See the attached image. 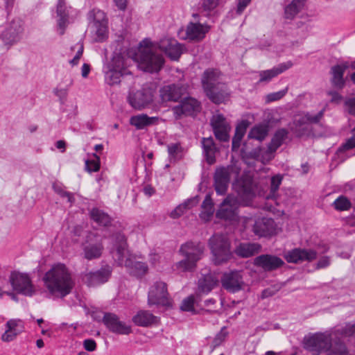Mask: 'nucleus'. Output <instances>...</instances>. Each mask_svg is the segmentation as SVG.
Listing matches in <instances>:
<instances>
[{"label": "nucleus", "mask_w": 355, "mask_h": 355, "mask_svg": "<svg viewBox=\"0 0 355 355\" xmlns=\"http://www.w3.org/2000/svg\"><path fill=\"white\" fill-rule=\"evenodd\" d=\"M114 245L111 253L114 261L119 266H124L128 272L136 277H141L148 271V266L141 261H138L132 255L128 249L125 236L117 233L113 236Z\"/></svg>", "instance_id": "obj_1"}, {"label": "nucleus", "mask_w": 355, "mask_h": 355, "mask_svg": "<svg viewBox=\"0 0 355 355\" xmlns=\"http://www.w3.org/2000/svg\"><path fill=\"white\" fill-rule=\"evenodd\" d=\"M43 280L45 286L51 294L58 295L61 297L69 294L74 286L71 274L63 263L54 265L46 272Z\"/></svg>", "instance_id": "obj_2"}, {"label": "nucleus", "mask_w": 355, "mask_h": 355, "mask_svg": "<svg viewBox=\"0 0 355 355\" xmlns=\"http://www.w3.org/2000/svg\"><path fill=\"white\" fill-rule=\"evenodd\" d=\"M158 49L157 43L148 40H144L140 44L136 58L140 69L149 73L158 72L161 70L164 64V58L162 54L158 52Z\"/></svg>", "instance_id": "obj_3"}, {"label": "nucleus", "mask_w": 355, "mask_h": 355, "mask_svg": "<svg viewBox=\"0 0 355 355\" xmlns=\"http://www.w3.org/2000/svg\"><path fill=\"white\" fill-rule=\"evenodd\" d=\"M204 251V245L199 242L188 241L182 244L179 252L184 259L175 263L176 269L181 272L192 271L201 259Z\"/></svg>", "instance_id": "obj_4"}, {"label": "nucleus", "mask_w": 355, "mask_h": 355, "mask_svg": "<svg viewBox=\"0 0 355 355\" xmlns=\"http://www.w3.org/2000/svg\"><path fill=\"white\" fill-rule=\"evenodd\" d=\"M209 245L216 265L227 262L232 257L228 237L222 234H214L209 240Z\"/></svg>", "instance_id": "obj_5"}, {"label": "nucleus", "mask_w": 355, "mask_h": 355, "mask_svg": "<svg viewBox=\"0 0 355 355\" xmlns=\"http://www.w3.org/2000/svg\"><path fill=\"white\" fill-rule=\"evenodd\" d=\"M241 168L237 162L227 166H219L214 175V187L218 194H225L229 187L231 178L237 179L240 175Z\"/></svg>", "instance_id": "obj_6"}, {"label": "nucleus", "mask_w": 355, "mask_h": 355, "mask_svg": "<svg viewBox=\"0 0 355 355\" xmlns=\"http://www.w3.org/2000/svg\"><path fill=\"white\" fill-rule=\"evenodd\" d=\"M323 115L324 110H320L315 115L309 113L297 114L294 117L291 129L297 137H302L309 133L311 124L319 123Z\"/></svg>", "instance_id": "obj_7"}, {"label": "nucleus", "mask_w": 355, "mask_h": 355, "mask_svg": "<svg viewBox=\"0 0 355 355\" xmlns=\"http://www.w3.org/2000/svg\"><path fill=\"white\" fill-rule=\"evenodd\" d=\"M127 101L132 108L141 110L153 102V91L148 87L132 89L128 93Z\"/></svg>", "instance_id": "obj_8"}, {"label": "nucleus", "mask_w": 355, "mask_h": 355, "mask_svg": "<svg viewBox=\"0 0 355 355\" xmlns=\"http://www.w3.org/2000/svg\"><path fill=\"white\" fill-rule=\"evenodd\" d=\"M331 336L328 334L316 333L304 338V347L318 353L327 352L331 348Z\"/></svg>", "instance_id": "obj_9"}, {"label": "nucleus", "mask_w": 355, "mask_h": 355, "mask_svg": "<svg viewBox=\"0 0 355 355\" xmlns=\"http://www.w3.org/2000/svg\"><path fill=\"white\" fill-rule=\"evenodd\" d=\"M13 289L18 293L31 296L35 293L31 278L27 274L15 272L10 277Z\"/></svg>", "instance_id": "obj_10"}, {"label": "nucleus", "mask_w": 355, "mask_h": 355, "mask_svg": "<svg viewBox=\"0 0 355 355\" xmlns=\"http://www.w3.org/2000/svg\"><path fill=\"white\" fill-rule=\"evenodd\" d=\"M112 268L109 265L102 266L96 272H89L83 274L82 280L88 286H95L104 284L110 278Z\"/></svg>", "instance_id": "obj_11"}, {"label": "nucleus", "mask_w": 355, "mask_h": 355, "mask_svg": "<svg viewBox=\"0 0 355 355\" xmlns=\"http://www.w3.org/2000/svg\"><path fill=\"white\" fill-rule=\"evenodd\" d=\"M166 284L163 282H155L148 292V304L169 306Z\"/></svg>", "instance_id": "obj_12"}, {"label": "nucleus", "mask_w": 355, "mask_h": 355, "mask_svg": "<svg viewBox=\"0 0 355 355\" xmlns=\"http://www.w3.org/2000/svg\"><path fill=\"white\" fill-rule=\"evenodd\" d=\"M210 124L217 139L224 142L229 141V132L231 127L223 114H216L213 115L210 120Z\"/></svg>", "instance_id": "obj_13"}, {"label": "nucleus", "mask_w": 355, "mask_h": 355, "mask_svg": "<svg viewBox=\"0 0 355 355\" xmlns=\"http://www.w3.org/2000/svg\"><path fill=\"white\" fill-rule=\"evenodd\" d=\"M238 200L236 198L228 196L221 202L216 211V217L226 220H235L237 218Z\"/></svg>", "instance_id": "obj_14"}, {"label": "nucleus", "mask_w": 355, "mask_h": 355, "mask_svg": "<svg viewBox=\"0 0 355 355\" xmlns=\"http://www.w3.org/2000/svg\"><path fill=\"white\" fill-rule=\"evenodd\" d=\"M103 322L106 327L112 332L128 335L132 332L131 327L121 321L114 313H106L103 318Z\"/></svg>", "instance_id": "obj_15"}, {"label": "nucleus", "mask_w": 355, "mask_h": 355, "mask_svg": "<svg viewBox=\"0 0 355 355\" xmlns=\"http://www.w3.org/2000/svg\"><path fill=\"white\" fill-rule=\"evenodd\" d=\"M159 50L173 60H178L184 51V46L173 38H163L157 42Z\"/></svg>", "instance_id": "obj_16"}, {"label": "nucleus", "mask_w": 355, "mask_h": 355, "mask_svg": "<svg viewBox=\"0 0 355 355\" xmlns=\"http://www.w3.org/2000/svg\"><path fill=\"white\" fill-rule=\"evenodd\" d=\"M200 103L193 98H185L181 103L173 107L172 111L175 119H180L182 116L191 115L200 111Z\"/></svg>", "instance_id": "obj_17"}, {"label": "nucleus", "mask_w": 355, "mask_h": 355, "mask_svg": "<svg viewBox=\"0 0 355 355\" xmlns=\"http://www.w3.org/2000/svg\"><path fill=\"white\" fill-rule=\"evenodd\" d=\"M288 263H298L303 261H312L317 257V252L311 249L295 248L288 251L284 256Z\"/></svg>", "instance_id": "obj_18"}, {"label": "nucleus", "mask_w": 355, "mask_h": 355, "mask_svg": "<svg viewBox=\"0 0 355 355\" xmlns=\"http://www.w3.org/2000/svg\"><path fill=\"white\" fill-rule=\"evenodd\" d=\"M254 264L264 271H273L283 266L284 261L275 255L266 254L257 257L254 259Z\"/></svg>", "instance_id": "obj_19"}, {"label": "nucleus", "mask_w": 355, "mask_h": 355, "mask_svg": "<svg viewBox=\"0 0 355 355\" xmlns=\"http://www.w3.org/2000/svg\"><path fill=\"white\" fill-rule=\"evenodd\" d=\"M221 283L225 289L232 293L241 290L244 286L243 277L239 271L225 273L221 279Z\"/></svg>", "instance_id": "obj_20"}, {"label": "nucleus", "mask_w": 355, "mask_h": 355, "mask_svg": "<svg viewBox=\"0 0 355 355\" xmlns=\"http://www.w3.org/2000/svg\"><path fill=\"white\" fill-rule=\"evenodd\" d=\"M209 28L207 24L190 22L187 26L185 37L184 38L192 42H199L205 37Z\"/></svg>", "instance_id": "obj_21"}, {"label": "nucleus", "mask_w": 355, "mask_h": 355, "mask_svg": "<svg viewBox=\"0 0 355 355\" xmlns=\"http://www.w3.org/2000/svg\"><path fill=\"white\" fill-rule=\"evenodd\" d=\"M107 20L105 19L103 12L98 11L97 16H95L92 24L94 40L96 42H101L105 40L107 37Z\"/></svg>", "instance_id": "obj_22"}, {"label": "nucleus", "mask_w": 355, "mask_h": 355, "mask_svg": "<svg viewBox=\"0 0 355 355\" xmlns=\"http://www.w3.org/2000/svg\"><path fill=\"white\" fill-rule=\"evenodd\" d=\"M252 231L259 236H267L275 233V221L270 218H258L254 220Z\"/></svg>", "instance_id": "obj_23"}, {"label": "nucleus", "mask_w": 355, "mask_h": 355, "mask_svg": "<svg viewBox=\"0 0 355 355\" xmlns=\"http://www.w3.org/2000/svg\"><path fill=\"white\" fill-rule=\"evenodd\" d=\"M112 64L107 66V70L105 71V79L110 85H118L121 82L122 73L119 69L123 65V62L119 57L114 58Z\"/></svg>", "instance_id": "obj_24"}, {"label": "nucleus", "mask_w": 355, "mask_h": 355, "mask_svg": "<svg viewBox=\"0 0 355 355\" xmlns=\"http://www.w3.org/2000/svg\"><path fill=\"white\" fill-rule=\"evenodd\" d=\"M22 27L19 21L13 20L1 34L5 44L12 45L20 39Z\"/></svg>", "instance_id": "obj_25"}, {"label": "nucleus", "mask_w": 355, "mask_h": 355, "mask_svg": "<svg viewBox=\"0 0 355 355\" xmlns=\"http://www.w3.org/2000/svg\"><path fill=\"white\" fill-rule=\"evenodd\" d=\"M186 89L180 85H169L160 89V96L164 101H178L185 93Z\"/></svg>", "instance_id": "obj_26"}, {"label": "nucleus", "mask_w": 355, "mask_h": 355, "mask_svg": "<svg viewBox=\"0 0 355 355\" xmlns=\"http://www.w3.org/2000/svg\"><path fill=\"white\" fill-rule=\"evenodd\" d=\"M287 135L288 131L284 128L279 129L275 132L268 145V150L265 152L264 155H263L266 157L268 162L273 158V153L282 144Z\"/></svg>", "instance_id": "obj_27"}, {"label": "nucleus", "mask_w": 355, "mask_h": 355, "mask_svg": "<svg viewBox=\"0 0 355 355\" xmlns=\"http://www.w3.org/2000/svg\"><path fill=\"white\" fill-rule=\"evenodd\" d=\"M220 73L216 69H208L204 72L202 83L205 92L223 84L220 80Z\"/></svg>", "instance_id": "obj_28"}, {"label": "nucleus", "mask_w": 355, "mask_h": 355, "mask_svg": "<svg viewBox=\"0 0 355 355\" xmlns=\"http://www.w3.org/2000/svg\"><path fill=\"white\" fill-rule=\"evenodd\" d=\"M202 153L206 162L209 164H213L216 162V153L218 149L211 137H203L201 139Z\"/></svg>", "instance_id": "obj_29"}, {"label": "nucleus", "mask_w": 355, "mask_h": 355, "mask_svg": "<svg viewBox=\"0 0 355 355\" xmlns=\"http://www.w3.org/2000/svg\"><path fill=\"white\" fill-rule=\"evenodd\" d=\"M293 64L291 62H287L282 63L277 67H273L271 69L261 71L259 72L260 79L259 83L270 81L273 78L277 76L279 74L283 73L286 70L292 67Z\"/></svg>", "instance_id": "obj_30"}, {"label": "nucleus", "mask_w": 355, "mask_h": 355, "mask_svg": "<svg viewBox=\"0 0 355 355\" xmlns=\"http://www.w3.org/2000/svg\"><path fill=\"white\" fill-rule=\"evenodd\" d=\"M58 26L60 35L64 33L65 28L69 23V12L64 0H59L57 9Z\"/></svg>", "instance_id": "obj_31"}, {"label": "nucleus", "mask_w": 355, "mask_h": 355, "mask_svg": "<svg viewBox=\"0 0 355 355\" xmlns=\"http://www.w3.org/2000/svg\"><path fill=\"white\" fill-rule=\"evenodd\" d=\"M205 93L208 98L216 104L224 103L228 98L227 89L225 84L218 85Z\"/></svg>", "instance_id": "obj_32"}, {"label": "nucleus", "mask_w": 355, "mask_h": 355, "mask_svg": "<svg viewBox=\"0 0 355 355\" xmlns=\"http://www.w3.org/2000/svg\"><path fill=\"white\" fill-rule=\"evenodd\" d=\"M261 245L258 243H243L236 248L235 253L239 257L248 258L259 253Z\"/></svg>", "instance_id": "obj_33"}, {"label": "nucleus", "mask_w": 355, "mask_h": 355, "mask_svg": "<svg viewBox=\"0 0 355 355\" xmlns=\"http://www.w3.org/2000/svg\"><path fill=\"white\" fill-rule=\"evenodd\" d=\"M348 67L347 64H338L331 67V73L332 78L331 79V84L337 89H342L345 85L343 75Z\"/></svg>", "instance_id": "obj_34"}, {"label": "nucleus", "mask_w": 355, "mask_h": 355, "mask_svg": "<svg viewBox=\"0 0 355 355\" xmlns=\"http://www.w3.org/2000/svg\"><path fill=\"white\" fill-rule=\"evenodd\" d=\"M159 118L156 116H148L147 114H141L137 116H133L130 119V123L134 125L137 129H143L150 125L157 123Z\"/></svg>", "instance_id": "obj_35"}, {"label": "nucleus", "mask_w": 355, "mask_h": 355, "mask_svg": "<svg viewBox=\"0 0 355 355\" xmlns=\"http://www.w3.org/2000/svg\"><path fill=\"white\" fill-rule=\"evenodd\" d=\"M306 0H292L284 8V17L288 19H293L305 6Z\"/></svg>", "instance_id": "obj_36"}, {"label": "nucleus", "mask_w": 355, "mask_h": 355, "mask_svg": "<svg viewBox=\"0 0 355 355\" xmlns=\"http://www.w3.org/2000/svg\"><path fill=\"white\" fill-rule=\"evenodd\" d=\"M218 279L211 274L203 275L198 280V289L200 292L208 293L218 285Z\"/></svg>", "instance_id": "obj_37"}, {"label": "nucleus", "mask_w": 355, "mask_h": 355, "mask_svg": "<svg viewBox=\"0 0 355 355\" xmlns=\"http://www.w3.org/2000/svg\"><path fill=\"white\" fill-rule=\"evenodd\" d=\"M133 322L139 326L147 327L157 322V317L148 311H141L132 318Z\"/></svg>", "instance_id": "obj_38"}, {"label": "nucleus", "mask_w": 355, "mask_h": 355, "mask_svg": "<svg viewBox=\"0 0 355 355\" xmlns=\"http://www.w3.org/2000/svg\"><path fill=\"white\" fill-rule=\"evenodd\" d=\"M103 250L101 243H89L83 248L84 257L88 260L98 259L101 256Z\"/></svg>", "instance_id": "obj_39"}, {"label": "nucleus", "mask_w": 355, "mask_h": 355, "mask_svg": "<svg viewBox=\"0 0 355 355\" xmlns=\"http://www.w3.org/2000/svg\"><path fill=\"white\" fill-rule=\"evenodd\" d=\"M19 321L16 320H10L6 322V329L1 336V339L4 342H10L15 339L17 336L19 334L17 329Z\"/></svg>", "instance_id": "obj_40"}, {"label": "nucleus", "mask_w": 355, "mask_h": 355, "mask_svg": "<svg viewBox=\"0 0 355 355\" xmlns=\"http://www.w3.org/2000/svg\"><path fill=\"white\" fill-rule=\"evenodd\" d=\"M198 202L196 197L187 200L183 203L176 207L171 213L170 216L172 218H178L184 214V211L187 209L196 206Z\"/></svg>", "instance_id": "obj_41"}, {"label": "nucleus", "mask_w": 355, "mask_h": 355, "mask_svg": "<svg viewBox=\"0 0 355 355\" xmlns=\"http://www.w3.org/2000/svg\"><path fill=\"white\" fill-rule=\"evenodd\" d=\"M234 180L235 182L237 183L240 187H241L242 191L245 193H251L253 191L254 182L252 177L250 175V174L245 173L240 178L239 176L238 178L235 179Z\"/></svg>", "instance_id": "obj_42"}, {"label": "nucleus", "mask_w": 355, "mask_h": 355, "mask_svg": "<svg viewBox=\"0 0 355 355\" xmlns=\"http://www.w3.org/2000/svg\"><path fill=\"white\" fill-rule=\"evenodd\" d=\"M91 218L100 225L107 226L111 223L110 217L103 211L93 208L90 211Z\"/></svg>", "instance_id": "obj_43"}, {"label": "nucleus", "mask_w": 355, "mask_h": 355, "mask_svg": "<svg viewBox=\"0 0 355 355\" xmlns=\"http://www.w3.org/2000/svg\"><path fill=\"white\" fill-rule=\"evenodd\" d=\"M200 218L205 220H209L214 212V204L209 195H207L202 204Z\"/></svg>", "instance_id": "obj_44"}, {"label": "nucleus", "mask_w": 355, "mask_h": 355, "mask_svg": "<svg viewBox=\"0 0 355 355\" xmlns=\"http://www.w3.org/2000/svg\"><path fill=\"white\" fill-rule=\"evenodd\" d=\"M268 133V126L265 124H260L253 127L248 134V137L258 141H263Z\"/></svg>", "instance_id": "obj_45"}, {"label": "nucleus", "mask_w": 355, "mask_h": 355, "mask_svg": "<svg viewBox=\"0 0 355 355\" xmlns=\"http://www.w3.org/2000/svg\"><path fill=\"white\" fill-rule=\"evenodd\" d=\"M248 123L242 121L235 130V134L232 139V149H236L240 146L241 141L245 133Z\"/></svg>", "instance_id": "obj_46"}, {"label": "nucleus", "mask_w": 355, "mask_h": 355, "mask_svg": "<svg viewBox=\"0 0 355 355\" xmlns=\"http://www.w3.org/2000/svg\"><path fill=\"white\" fill-rule=\"evenodd\" d=\"M335 209L338 211H346L351 207L350 201L345 196H339L333 203Z\"/></svg>", "instance_id": "obj_47"}, {"label": "nucleus", "mask_w": 355, "mask_h": 355, "mask_svg": "<svg viewBox=\"0 0 355 355\" xmlns=\"http://www.w3.org/2000/svg\"><path fill=\"white\" fill-rule=\"evenodd\" d=\"M93 157L94 159L85 161V169L89 173L96 172L100 168V157L96 153Z\"/></svg>", "instance_id": "obj_48"}, {"label": "nucleus", "mask_w": 355, "mask_h": 355, "mask_svg": "<svg viewBox=\"0 0 355 355\" xmlns=\"http://www.w3.org/2000/svg\"><path fill=\"white\" fill-rule=\"evenodd\" d=\"M327 352L329 354L343 355L346 352V347L342 342L338 340L334 344L331 343V348Z\"/></svg>", "instance_id": "obj_49"}, {"label": "nucleus", "mask_w": 355, "mask_h": 355, "mask_svg": "<svg viewBox=\"0 0 355 355\" xmlns=\"http://www.w3.org/2000/svg\"><path fill=\"white\" fill-rule=\"evenodd\" d=\"M182 147L179 144H171L168 146V153L171 158L179 159L182 157Z\"/></svg>", "instance_id": "obj_50"}, {"label": "nucleus", "mask_w": 355, "mask_h": 355, "mask_svg": "<svg viewBox=\"0 0 355 355\" xmlns=\"http://www.w3.org/2000/svg\"><path fill=\"white\" fill-rule=\"evenodd\" d=\"M194 297L193 295L189 296L182 301L180 306L181 310L184 311H190L194 313Z\"/></svg>", "instance_id": "obj_51"}, {"label": "nucleus", "mask_w": 355, "mask_h": 355, "mask_svg": "<svg viewBox=\"0 0 355 355\" xmlns=\"http://www.w3.org/2000/svg\"><path fill=\"white\" fill-rule=\"evenodd\" d=\"M282 176L281 175H276L271 178L270 180V193L272 195L279 189L282 181Z\"/></svg>", "instance_id": "obj_52"}, {"label": "nucleus", "mask_w": 355, "mask_h": 355, "mask_svg": "<svg viewBox=\"0 0 355 355\" xmlns=\"http://www.w3.org/2000/svg\"><path fill=\"white\" fill-rule=\"evenodd\" d=\"M287 92H288V88H285L284 89H282L281 91L268 94L266 96V101L267 102H273V101L280 100L286 95Z\"/></svg>", "instance_id": "obj_53"}, {"label": "nucleus", "mask_w": 355, "mask_h": 355, "mask_svg": "<svg viewBox=\"0 0 355 355\" xmlns=\"http://www.w3.org/2000/svg\"><path fill=\"white\" fill-rule=\"evenodd\" d=\"M344 108L349 114L355 115V97L345 98Z\"/></svg>", "instance_id": "obj_54"}, {"label": "nucleus", "mask_w": 355, "mask_h": 355, "mask_svg": "<svg viewBox=\"0 0 355 355\" xmlns=\"http://www.w3.org/2000/svg\"><path fill=\"white\" fill-rule=\"evenodd\" d=\"M220 0H202V8L205 11H211L215 9Z\"/></svg>", "instance_id": "obj_55"}, {"label": "nucleus", "mask_w": 355, "mask_h": 355, "mask_svg": "<svg viewBox=\"0 0 355 355\" xmlns=\"http://www.w3.org/2000/svg\"><path fill=\"white\" fill-rule=\"evenodd\" d=\"M352 136L343 144V150H349L355 148V127L352 130Z\"/></svg>", "instance_id": "obj_56"}, {"label": "nucleus", "mask_w": 355, "mask_h": 355, "mask_svg": "<svg viewBox=\"0 0 355 355\" xmlns=\"http://www.w3.org/2000/svg\"><path fill=\"white\" fill-rule=\"evenodd\" d=\"M252 0H237L236 14L241 15Z\"/></svg>", "instance_id": "obj_57"}, {"label": "nucleus", "mask_w": 355, "mask_h": 355, "mask_svg": "<svg viewBox=\"0 0 355 355\" xmlns=\"http://www.w3.org/2000/svg\"><path fill=\"white\" fill-rule=\"evenodd\" d=\"M83 347L88 352H93L96 349V343L93 339H85L83 341Z\"/></svg>", "instance_id": "obj_58"}, {"label": "nucleus", "mask_w": 355, "mask_h": 355, "mask_svg": "<svg viewBox=\"0 0 355 355\" xmlns=\"http://www.w3.org/2000/svg\"><path fill=\"white\" fill-rule=\"evenodd\" d=\"M78 45H79V47H78V51L76 53V55L69 62L70 64H71L72 65H76V64H78V61H79V60H80V58L82 56L83 53V49H84L83 44V43H79Z\"/></svg>", "instance_id": "obj_59"}, {"label": "nucleus", "mask_w": 355, "mask_h": 355, "mask_svg": "<svg viewBox=\"0 0 355 355\" xmlns=\"http://www.w3.org/2000/svg\"><path fill=\"white\" fill-rule=\"evenodd\" d=\"M53 189L55 191L58 193L62 197H67L69 202L71 203L74 201V198L71 193L67 191H64L62 189L57 188L55 185H53Z\"/></svg>", "instance_id": "obj_60"}, {"label": "nucleus", "mask_w": 355, "mask_h": 355, "mask_svg": "<svg viewBox=\"0 0 355 355\" xmlns=\"http://www.w3.org/2000/svg\"><path fill=\"white\" fill-rule=\"evenodd\" d=\"M343 334L349 336L355 334V323L347 324L343 330Z\"/></svg>", "instance_id": "obj_61"}, {"label": "nucleus", "mask_w": 355, "mask_h": 355, "mask_svg": "<svg viewBox=\"0 0 355 355\" xmlns=\"http://www.w3.org/2000/svg\"><path fill=\"white\" fill-rule=\"evenodd\" d=\"M225 336H226V333H223L222 331L220 332L218 334H217L213 340L214 347H216L220 345L222 343V342L224 340Z\"/></svg>", "instance_id": "obj_62"}, {"label": "nucleus", "mask_w": 355, "mask_h": 355, "mask_svg": "<svg viewBox=\"0 0 355 355\" xmlns=\"http://www.w3.org/2000/svg\"><path fill=\"white\" fill-rule=\"evenodd\" d=\"M327 94L331 96V102L338 103L342 99V96L337 92L329 91Z\"/></svg>", "instance_id": "obj_63"}, {"label": "nucleus", "mask_w": 355, "mask_h": 355, "mask_svg": "<svg viewBox=\"0 0 355 355\" xmlns=\"http://www.w3.org/2000/svg\"><path fill=\"white\" fill-rule=\"evenodd\" d=\"M329 265V259L327 257L321 258L317 263V267L319 268H325Z\"/></svg>", "instance_id": "obj_64"}]
</instances>
